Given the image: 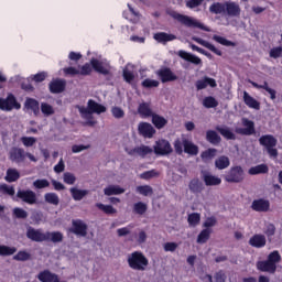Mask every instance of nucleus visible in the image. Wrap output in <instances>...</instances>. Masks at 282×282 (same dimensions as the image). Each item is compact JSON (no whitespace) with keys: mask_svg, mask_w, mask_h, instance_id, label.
<instances>
[{"mask_svg":"<svg viewBox=\"0 0 282 282\" xmlns=\"http://www.w3.org/2000/svg\"><path fill=\"white\" fill-rule=\"evenodd\" d=\"M0 193L2 195H10V197L14 196V187L9 186L8 184L0 185Z\"/></svg>","mask_w":282,"mask_h":282,"instance_id":"nucleus-60","label":"nucleus"},{"mask_svg":"<svg viewBox=\"0 0 282 282\" xmlns=\"http://www.w3.org/2000/svg\"><path fill=\"white\" fill-rule=\"evenodd\" d=\"M216 131H218V133H220L225 140H237V135L235 132L230 131V128L228 127L217 126Z\"/></svg>","mask_w":282,"mask_h":282,"instance_id":"nucleus-34","label":"nucleus"},{"mask_svg":"<svg viewBox=\"0 0 282 282\" xmlns=\"http://www.w3.org/2000/svg\"><path fill=\"white\" fill-rule=\"evenodd\" d=\"M47 241H52L53 243H61L63 241V232L61 231H53L46 232Z\"/></svg>","mask_w":282,"mask_h":282,"instance_id":"nucleus-44","label":"nucleus"},{"mask_svg":"<svg viewBox=\"0 0 282 282\" xmlns=\"http://www.w3.org/2000/svg\"><path fill=\"white\" fill-rule=\"evenodd\" d=\"M87 224L80 219H73L72 227L69 228V232L76 235L77 237H87Z\"/></svg>","mask_w":282,"mask_h":282,"instance_id":"nucleus-10","label":"nucleus"},{"mask_svg":"<svg viewBox=\"0 0 282 282\" xmlns=\"http://www.w3.org/2000/svg\"><path fill=\"white\" fill-rule=\"evenodd\" d=\"M206 140L207 142H209V144H213L214 147H218V144H221V137L215 130L206 131Z\"/></svg>","mask_w":282,"mask_h":282,"instance_id":"nucleus-32","label":"nucleus"},{"mask_svg":"<svg viewBox=\"0 0 282 282\" xmlns=\"http://www.w3.org/2000/svg\"><path fill=\"white\" fill-rule=\"evenodd\" d=\"M105 195L108 197H111V195H122L124 193V188L118 186V185H109L104 189Z\"/></svg>","mask_w":282,"mask_h":282,"instance_id":"nucleus-38","label":"nucleus"},{"mask_svg":"<svg viewBox=\"0 0 282 282\" xmlns=\"http://www.w3.org/2000/svg\"><path fill=\"white\" fill-rule=\"evenodd\" d=\"M259 144L264 147L270 158H279V150H276V144H279V141L276 138H274V135L263 134L259 138Z\"/></svg>","mask_w":282,"mask_h":282,"instance_id":"nucleus-5","label":"nucleus"},{"mask_svg":"<svg viewBox=\"0 0 282 282\" xmlns=\"http://www.w3.org/2000/svg\"><path fill=\"white\" fill-rule=\"evenodd\" d=\"M242 124L246 128H236V133H239V135H253V133L256 131L254 130V121L243 118Z\"/></svg>","mask_w":282,"mask_h":282,"instance_id":"nucleus-18","label":"nucleus"},{"mask_svg":"<svg viewBox=\"0 0 282 282\" xmlns=\"http://www.w3.org/2000/svg\"><path fill=\"white\" fill-rule=\"evenodd\" d=\"M137 193H139V195H143V197H149V195L153 194V187L150 185H139L137 186Z\"/></svg>","mask_w":282,"mask_h":282,"instance_id":"nucleus-48","label":"nucleus"},{"mask_svg":"<svg viewBox=\"0 0 282 282\" xmlns=\"http://www.w3.org/2000/svg\"><path fill=\"white\" fill-rule=\"evenodd\" d=\"M41 111L44 116H53L54 113V107L47 102L41 104Z\"/></svg>","mask_w":282,"mask_h":282,"instance_id":"nucleus-58","label":"nucleus"},{"mask_svg":"<svg viewBox=\"0 0 282 282\" xmlns=\"http://www.w3.org/2000/svg\"><path fill=\"white\" fill-rule=\"evenodd\" d=\"M9 160L15 164L25 162V150L17 147L11 148L9 151Z\"/></svg>","mask_w":282,"mask_h":282,"instance_id":"nucleus-11","label":"nucleus"},{"mask_svg":"<svg viewBox=\"0 0 282 282\" xmlns=\"http://www.w3.org/2000/svg\"><path fill=\"white\" fill-rule=\"evenodd\" d=\"M106 111L107 107L102 106V104H98L94 99L88 100L87 108L83 106L79 107V113L84 120H87L86 124H88V127H94V124H96V121H94V116H91L93 113L100 115L105 113Z\"/></svg>","mask_w":282,"mask_h":282,"instance_id":"nucleus-1","label":"nucleus"},{"mask_svg":"<svg viewBox=\"0 0 282 282\" xmlns=\"http://www.w3.org/2000/svg\"><path fill=\"white\" fill-rule=\"evenodd\" d=\"M225 12H227L228 17H239L241 8L236 2H225Z\"/></svg>","mask_w":282,"mask_h":282,"instance_id":"nucleus-26","label":"nucleus"},{"mask_svg":"<svg viewBox=\"0 0 282 282\" xmlns=\"http://www.w3.org/2000/svg\"><path fill=\"white\" fill-rule=\"evenodd\" d=\"M138 113L140 118H152L155 112L151 109V102L143 101L138 107Z\"/></svg>","mask_w":282,"mask_h":282,"instance_id":"nucleus-22","label":"nucleus"},{"mask_svg":"<svg viewBox=\"0 0 282 282\" xmlns=\"http://www.w3.org/2000/svg\"><path fill=\"white\" fill-rule=\"evenodd\" d=\"M154 153L156 155H169L170 153H173V148H171V143L167 140L162 139L156 141Z\"/></svg>","mask_w":282,"mask_h":282,"instance_id":"nucleus-14","label":"nucleus"},{"mask_svg":"<svg viewBox=\"0 0 282 282\" xmlns=\"http://www.w3.org/2000/svg\"><path fill=\"white\" fill-rule=\"evenodd\" d=\"M215 166L218 169V171H224L230 166V159L226 155H220L215 160Z\"/></svg>","mask_w":282,"mask_h":282,"instance_id":"nucleus-36","label":"nucleus"},{"mask_svg":"<svg viewBox=\"0 0 282 282\" xmlns=\"http://www.w3.org/2000/svg\"><path fill=\"white\" fill-rule=\"evenodd\" d=\"M210 229H203L197 236V243H206L210 239Z\"/></svg>","mask_w":282,"mask_h":282,"instance_id":"nucleus-53","label":"nucleus"},{"mask_svg":"<svg viewBox=\"0 0 282 282\" xmlns=\"http://www.w3.org/2000/svg\"><path fill=\"white\" fill-rule=\"evenodd\" d=\"M281 253L279 250L271 251L265 260H260L256 263L259 272H268V274H276V265L281 261Z\"/></svg>","mask_w":282,"mask_h":282,"instance_id":"nucleus-2","label":"nucleus"},{"mask_svg":"<svg viewBox=\"0 0 282 282\" xmlns=\"http://www.w3.org/2000/svg\"><path fill=\"white\" fill-rule=\"evenodd\" d=\"M33 186L37 189L47 188L50 187V181L47 178H37L33 182Z\"/></svg>","mask_w":282,"mask_h":282,"instance_id":"nucleus-54","label":"nucleus"},{"mask_svg":"<svg viewBox=\"0 0 282 282\" xmlns=\"http://www.w3.org/2000/svg\"><path fill=\"white\" fill-rule=\"evenodd\" d=\"M203 107H205L206 109H215L216 107H219V101H217L215 97L208 96L204 98Z\"/></svg>","mask_w":282,"mask_h":282,"instance_id":"nucleus-43","label":"nucleus"},{"mask_svg":"<svg viewBox=\"0 0 282 282\" xmlns=\"http://www.w3.org/2000/svg\"><path fill=\"white\" fill-rule=\"evenodd\" d=\"M96 208H98L99 210H102V213H105L106 215H116L118 213V210H116L113 206L105 205L102 203H97Z\"/></svg>","mask_w":282,"mask_h":282,"instance_id":"nucleus-47","label":"nucleus"},{"mask_svg":"<svg viewBox=\"0 0 282 282\" xmlns=\"http://www.w3.org/2000/svg\"><path fill=\"white\" fill-rule=\"evenodd\" d=\"M152 124H154L155 129H164L166 124H169V120L158 113H154L152 116Z\"/></svg>","mask_w":282,"mask_h":282,"instance_id":"nucleus-35","label":"nucleus"},{"mask_svg":"<svg viewBox=\"0 0 282 282\" xmlns=\"http://www.w3.org/2000/svg\"><path fill=\"white\" fill-rule=\"evenodd\" d=\"M13 216L15 219H28V213L21 207H15L13 209Z\"/></svg>","mask_w":282,"mask_h":282,"instance_id":"nucleus-57","label":"nucleus"},{"mask_svg":"<svg viewBox=\"0 0 282 282\" xmlns=\"http://www.w3.org/2000/svg\"><path fill=\"white\" fill-rule=\"evenodd\" d=\"M26 237L28 239H30L31 241H35L36 243L47 241L46 234L42 232L41 229H34L33 227L28 228Z\"/></svg>","mask_w":282,"mask_h":282,"instance_id":"nucleus-15","label":"nucleus"},{"mask_svg":"<svg viewBox=\"0 0 282 282\" xmlns=\"http://www.w3.org/2000/svg\"><path fill=\"white\" fill-rule=\"evenodd\" d=\"M184 153H187V155H198L199 147H197L188 139H184Z\"/></svg>","mask_w":282,"mask_h":282,"instance_id":"nucleus-31","label":"nucleus"},{"mask_svg":"<svg viewBox=\"0 0 282 282\" xmlns=\"http://www.w3.org/2000/svg\"><path fill=\"white\" fill-rule=\"evenodd\" d=\"M199 221H202V215L199 213H192L187 217V223L193 228H195V226H199Z\"/></svg>","mask_w":282,"mask_h":282,"instance_id":"nucleus-45","label":"nucleus"},{"mask_svg":"<svg viewBox=\"0 0 282 282\" xmlns=\"http://www.w3.org/2000/svg\"><path fill=\"white\" fill-rule=\"evenodd\" d=\"M17 197L24 202V204H30L31 206L36 203V193L32 189H19Z\"/></svg>","mask_w":282,"mask_h":282,"instance_id":"nucleus-12","label":"nucleus"},{"mask_svg":"<svg viewBox=\"0 0 282 282\" xmlns=\"http://www.w3.org/2000/svg\"><path fill=\"white\" fill-rule=\"evenodd\" d=\"M243 102L250 109H261V104L257 99H254V97L250 96L248 91H243Z\"/></svg>","mask_w":282,"mask_h":282,"instance_id":"nucleus-28","label":"nucleus"},{"mask_svg":"<svg viewBox=\"0 0 282 282\" xmlns=\"http://www.w3.org/2000/svg\"><path fill=\"white\" fill-rule=\"evenodd\" d=\"M138 132L139 135H142V138H153L155 135V128L149 122H140L138 126Z\"/></svg>","mask_w":282,"mask_h":282,"instance_id":"nucleus-16","label":"nucleus"},{"mask_svg":"<svg viewBox=\"0 0 282 282\" xmlns=\"http://www.w3.org/2000/svg\"><path fill=\"white\" fill-rule=\"evenodd\" d=\"M178 56L183 58V61H187V63H192V65H202V58L186 51H180Z\"/></svg>","mask_w":282,"mask_h":282,"instance_id":"nucleus-25","label":"nucleus"},{"mask_svg":"<svg viewBox=\"0 0 282 282\" xmlns=\"http://www.w3.org/2000/svg\"><path fill=\"white\" fill-rule=\"evenodd\" d=\"M193 41H195V43H198V45L206 47L207 50H209V52H213L214 54H216V56L223 55V53H221V51H219V48L215 47V45H213L212 43H209L208 41H206L202 37H193Z\"/></svg>","mask_w":282,"mask_h":282,"instance_id":"nucleus-23","label":"nucleus"},{"mask_svg":"<svg viewBox=\"0 0 282 282\" xmlns=\"http://www.w3.org/2000/svg\"><path fill=\"white\" fill-rule=\"evenodd\" d=\"M188 188L194 195H199V193L204 192V183L199 181L198 177L192 178L189 181Z\"/></svg>","mask_w":282,"mask_h":282,"instance_id":"nucleus-24","label":"nucleus"},{"mask_svg":"<svg viewBox=\"0 0 282 282\" xmlns=\"http://www.w3.org/2000/svg\"><path fill=\"white\" fill-rule=\"evenodd\" d=\"M142 87L145 89H151L153 87H160V82L151 78H147L141 83Z\"/></svg>","mask_w":282,"mask_h":282,"instance_id":"nucleus-55","label":"nucleus"},{"mask_svg":"<svg viewBox=\"0 0 282 282\" xmlns=\"http://www.w3.org/2000/svg\"><path fill=\"white\" fill-rule=\"evenodd\" d=\"M20 177L21 174L17 171V169H8L4 180L6 182L12 183L17 182Z\"/></svg>","mask_w":282,"mask_h":282,"instance_id":"nucleus-40","label":"nucleus"},{"mask_svg":"<svg viewBox=\"0 0 282 282\" xmlns=\"http://www.w3.org/2000/svg\"><path fill=\"white\" fill-rule=\"evenodd\" d=\"M0 109L1 111H12V109H21V104L17 101V97L9 94L7 98L0 97Z\"/></svg>","mask_w":282,"mask_h":282,"instance_id":"nucleus-8","label":"nucleus"},{"mask_svg":"<svg viewBox=\"0 0 282 282\" xmlns=\"http://www.w3.org/2000/svg\"><path fill=\"white\" fill-rule=\"evenodd\" d=\"M264 235L268 238V241L272 242V237H274V235H276V227L274 226V224H268L265 226Z\"/></svg>","mask_w":282,"mask_h":282,"instance_id":"nucleus-49","label":"nucleus"},{"mask_svg":"<svg viewBox=\"0 0 282 282\" xmlns=\"http://www.w3.org/2000/svg\"><path fill=\"white\" fill-rule=\"evenodd\" d=\"M195 87L197 91H202V89H206V87L215 89V87H217V80L213 77L204 76L202 79L196 80Z\"/></svg>","mask_w":282,"mask_h":282,"instance_id":"nucleus-17","label":"nucleus"},{"mask_svg":"<svg viewBox=\"0 0 282 282\" xmlns=\"http://www.w3.org/2000/svg\"><path fill=\"white\" fill-rule=\"evenodd\" d=\"M174 151L177 155H182V153H184V139H176L174 141Z\"/></svg>","mask_w":282,"mask_h":282,"instance_id":"nucleus-59","label":"nucleus"},{"mask_svg":"<svg viewBox=\"0 0 282 282\" xmlns=\"http://www.w3.org/2000/svg\"><path fill=\"white\" fill-rule=\"evenodd\" d=\"M153 39L154 41H158V43H169L171 41H175L176 36L174 34L159 32L154 34Z\"/></svg>","mask_w":282,"mask_h":282,"instance_id":"nucleus-33","label":"nucleus"},{"mask_svg":"<svg viewBox=\"0 0 282 282\" xmlns=\"http://www.w3.org/2000/svg\"><path fill=\"white\" fill-rule=\"evenodd\" d=\"M44 202L51 204V206H58V204H61V198L58 197V194L50 192L44 195Z\"/></svg>","mask_w":282,"mask_h":282,"instance_id":"nucleus-37","label":"nucleus"},{"mask_svg":"<svg viewBox=\"0 0 282 282\" xmlns=\"http://www.w3.org/2000/svg\"><path fill=\"white\" fill-rule=\"evenodd\" d=\"M111 113H112L113 118H116L117 120H120V118L124 117V110H122V108H120L118 106H113L111 108Z\"/></svg>","mask_w":282,"mask_h":282,"instance_id":"nucleus-62","label":"nucleus"},{"mask_svg":"<svg viewBox=\"0 0 282 282\" xmlns=\"http://www.w3.org/2000/svg\"><path fill=\"white\" fill-rule=\"evenodd\" d=\"M64 183L68 185L76 184V175L72 174V172L64 173Z\"/></svg>","mask_w":282,"mask_h":282,"instance_id":"nucleus-63","label":"nucleus"},{"mask_svg":"<svg viewBox=\"0 0 282 282\" xmlns=\"http://www.w3.org/2000/svg\"><path fill=\"white\" fill-rule=\"evenodd\" d=\"M203 181L205 186H219L221 184V178L210 173H205L203 175Z\"/></svg>","mask_w":282,"mask_h":282,"instance_id":"nucleus-30","label":"nucleus"},{"mask_svg":"<svg viewBox=\"0 0 282 282\" xmlns=\"http://www.w3.org/2000/svg\"><path fill=\"white\" fill-rule=\"evenodd\" d=\"M133 153H137L140 158H147V155H151V153H153V149L149 145H140L129 152L130 155H133Z\"/></svg>","mask_w":282,"mask_h":282,"instance_id":"nucleus-29","label":"nucleus"},{"mask_svg":"<svg viewBox=\"0 0 282 282\" xmlns=\"http://www.w3.org/2000/svg\"><path fill=\"white\" fill-rule=\"evenodd\" d=\"M24 109L26 111H32L33 115L36 117L41 113V106L39 104V100L34 98L28 97L24 101Z\"/></svg>","mask_w":282,"mask_h":282,"instance_id":"nucleus-21","label":"nucleus"},{"mask_svg":"<svg viewBox=\"0 0 282 282\" xmlns=\"http://www.w3.org/2000/svg\"><path fill=\"white\" fill-rule=\"evenodd\" d=\"M128 265L131 270L144 272L149 268V259L144 257V253L134 251L128 257Z\"/></svg>","mask_w":282,"mask_h":282,"instance_id":"nucleus-4","label":"nucleus"},{"mask_svg":"<svg viewBox=\"0 0 282 282\" xmlns=\"http://www.w3.org/2000/svg\"><path fill=\"white\" fill-rule=\"evenodd\" d=\"M21 142L26 148L34 147L36 144V138H34V137H22Z\"/></svg>","mask_w":282,"mask_h":282,"instance_id":"nucleus-61","label":"nucleus"},{"mask_svg":"<svg viewBox=\"0 0 282 282\" xmlns=\"http://www.w3.org/2000/svg\"><path fill=\"white\" fill-rule=\"evenodd\" d=\"M209 12H212L213 14H224V12H226V2L225 3H221V2L213 3L209 7Z\"/></svg>","mask_w":282,"mask_h":282,"instance_id":"nucleus-42","label":"nucleus"},{"mask_svg":"<svg viewBox=\"0 0 282 282\" xmlns=\"http://www.w3.org/2000/svg\"><path fill=\"white\" fill-rule=\"evenodd\" d=\"M91 67L97 74H101L102 76H109L111 70L102 64L98 58H91L90 64L86 63L80 67L79 75L80 76H89L91 74Z\"/></svg>","mask_w":282,"mask_h":282,"instance_id":"nucleus-3","label":"nucleus"},{"mask_svg":"<svg viewBox=\"0 0 282 282\" xmlns=\"http://www.w3.org/2000/svg\"><path fill=\"white\" fill-rule=\"evenodd\" d=\"M213 41H216V43H219L220 45H225L226 47H235V42L227 40L224 36L220 35H214Z\"/></svg>","mask_w":282,"mask_h":282,"instance_id":"nucleus-50","label":"nucleus"},{"mask_svg":"<svg viewBox=\"0 0 282 282\" xmlns=\"http://www.w3.org/2000/svg\"><path fill=\"white\" fill-rule=\"evenodd\" d=\"M69 193L74 202H82L89 194V189H79L78 187H70Z\"/></svg>","mask_w":282,"mask_h":282,"instance_id":"nucleus-27","label":"nucleus"},{"mask_svg":"<svg viewBox=\"0 0 282 282\" xmlns=\"http://www.w3.org/2000/svg\"><path fill=\"white\" fill-rule=\"evenodd\" d=\"M268 243V240L265 239V235L263 234H254L250 239H249V246L251 248H265V245Z\"/></svg>","mask_w":282,"mask_h":282,"instance_id":"nucleus-20","label":"nucleus"},{"mask_svg":"<svg viewBox=\"0 0 282 282\" xmlns=\"http://www.w3.org/2000/svg\"><path fill=\"white\" fill-rule=\"evenodd\" d=\"M252 210H256V213H268L270 210V200L259 198L254 199L251 204Z\"/></svg>","mask_w":282,"mask_h":282,"instance_id":"nucleus-19","label":"nucleus"},{"mask_svg":"<svg viewBox=\"0 0 282 282\" xmlns=\"http://www.w3.org/2000/svg\"><path fill=\"white\" fill-rule=\"evenodd\" d=\"M158 78L161 80V83H173L177 80V75L173 73V70L166 66L161 67L155 72Z\"/></svg>","mask_w":282,"mask_h":282,"instance_id":"nucleus-9","label":"nucleus"},{"mask_svg":"<svg viewBox=\"0 0 282 282\" xmlns=\"http://www.w3.org/2000/svg\"><path fill=\"white\" fill-rule=\"evenodd\" d=\"M148 206L145 203H142V202H138L133 205V213L135 215H144V213H147L148 210Z\"/></svg>","mask_w":282,"mask_h":282,"instance_id":"nucleus-52","label":"nucleus"},{"mask_svg":"<svg viewBox=\"0 0 282 282\" xmlns=\"http://www.w3.org/2000/svg\"><path fill=\"white\" fill-rule=\"evenodd\" d=\"M269 167L265 164L256 165L249 169V175H261L268 173Z\"/></svg>","mask_w":282,"mask_h":282,"instance_id":"nucleus-39","label":"nucleus"},{"mask_svg":"<svg viewBox=\"0 0 282 282\" xmlns=\"http://www.w3.org/2000/svg\"><path fill=\"white\" fill-rule=\"evenodd\" d=\"M67 87V80L63 78H55L48 84V91L51 94H63Z\"/></svg>","mask_w":282,"mask_h":282,"instance_id":"nucleus-13","label":"nucleus"},{"mask_svg":"<svg viewBox=\"0 0 282 282\" xmlns=\"http://www.w3.org/2000/svg\"><path fill=\"white\" fill-rule=\"evenodd\" d=\"M269 56H270V58H281L282 47L276 46V47L271 48L270 52H269Z\"/></svg>","mask_w":282,"mask_h":282,"instance_id":"nucleus-64","label":"nucleus"},{"mask_svg":"<svg viewBox=\"0 0 282 282\" xmlns=\"http://www.w3.org/2000/svg\"><path fill=\"white\" fill-rule=\"evenodd\" d=\"M225 182L228 184H241L246 180V172L241 165L231 166L224 175Z\"/></svg>","mask_w":282,"mask_h":282,"instance_id":"nucleus-6","label":"nucleus"},{"mask_svg":"<svg viewBox=\"0 0 282 282\" xmlns=\"http://www.w3.org/2000/svg\"><path fill=\"white\" fill-rule=\"evenodd\" d=\"M217 155V149L209 148L200 153V158L203 162H208L209 160H213V158H216Z\"/></svg>","mask_w":282,"mask_h":282,"instance_id":"nucleus-41","label":"nucleus"},{"mask_svg":"<svg viewBox=\"0 0 282 282\" xmlns=\"http://www.w3.org/2000/svg\"><path fill=\"white\" fill-rule=\"evenodd\" d=\"M31 259L32 254L25 250H21L15 256H13L14 261H30Z\"/></svg>","mask_w":282,"mask_h":282,"instance_id":"nucleus-51","label":"nucleus"},{"mask_svg":"<svg viewBox=\"0 0 282 282\" xmlns=\"http://www.w3.org/2000/svg\"><path fill=\"white\" fill-rule=\"evenodd\" d=\"M170 17H172V19H174L175 21H178V23H182V25H186L187 28H199L200 30L208 32V29H206L204 24L195 22L188 15L177 13V11H171Z\"/></svg>","mask_w":282,"mask_h":282,"instance_id":"nucleus-7","label":"nucleus"},{"mask_svg":"<svg viewBox=\"0 0 282 282\" xmlns=\"http://www.w3.org/2000/svg\"><path fill=\"white\" fill-rule=\"evenodd\" d=\"M141 180H153V177H160V172L155 170L145 171L140 175Z\"/></svg>","mask_w":282,"mask_h":282,"instance_id":"nucleus-56","label":"nucleus"},{"mask_svg":"<svg viewBox=\"0 0 282 282\" xmlns=\"http://www.w3.org/2000/svg\"><path fill=\"white\" fill-rule=\"evenodd\" d=\"M17 252V247L0 245V257H12Z\"/></svg>","mask_w":282,"mask_h":282,"instance_id":"nucleus-46","label":"nucleus"}]
</instances>
